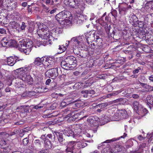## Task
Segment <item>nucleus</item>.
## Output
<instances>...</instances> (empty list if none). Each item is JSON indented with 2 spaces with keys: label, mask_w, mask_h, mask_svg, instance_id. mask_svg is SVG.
I'll use <instances>...</instances> for the list:
<instances>
[{
  "label": "nucleus",
  "mask_w": 153,
  "mask_h": 153,
  "mask_svg": "<svg viewBox=\"0 0 153 153\" xmlns=\"http://www.w3.org/2000/svg\"><path fill=\"white\" fill-rule=\"evenodd\" d=\"M33 41L30 39H23L19 42L18 48L21 52H23L26 54H28L33 46Z\"/></svg>",
  "instance_id": "obj_1"
},
{
  "label": "nucleus",
  "mask_w": 153,
  "mask_h": 153,
  "mask_svg": "<svg viewBox=\"0 0 153 153\" xmlns=\"http://www.w3.org/2000/svg\"><path fill=\"white\" fill-rule=\"evenodd\" d=\"M50 59H52L51 58H46L45 57L39 58L38 57L35 58L33 63L34 64L37 66H40L43 65L45 62H48V66L49 68L54 67V63L53 61H51Z\"/></svg>",
  "instance_id": "obj_2"
},
{
  "label": "nucleus",
  "mask_w": 153,
  "mask_h": 153,
  "mask_svg": "<svg viewBox=\"0 0 153 153\" xmlns=\"http://www.w3.org/2000/svg\"><path fill=\"white\" fill-rule=\"evenodd\" d=\"M127 135V134L125 133H124L123 135L122 136L119 137L117 138H114L111 140H107L105 141L103 143H102L101 144H100L98 146V149H100L101 147L102 146V148L103 149L102 150V152L106 153L108 152H110L111 151L110 146L108 144H107L104 147L103 146V144L104 143H108L111 142L115 141L120 140V139L121 138H124Z\"/></svg>",
  "instance_id": "obj_3"
},
{
  "label": "nucleus",
  "mask_w": 153,
  "mask_h": 153,
  "mask_svg": "<svg viewBox=\"0 0 153 153\" xmlns=\"http://www.w3.org/2000/svg\"><path fill=\"white\" fill-rule=\"evenodd\" d=\"M85 38L88 44L91 43V42L94 41L98 42L97 40H99L100 41L101 40V39L97 37V36H96V40H95V35L94 33L93 32L90 31L87 33H85Z\"/></svg>",
  "instance_id": "obj_4"
},
{
  "label": "nucleus",
  "mask_w": 153,
  "mask_h": 153,
  "mask_svg": "<svg viewBox=\"0 0 153 153\" xmlns=\"http://www.w3.org/2000/svg\"><path fill=\"white\" fill-rule=\"evenodd\" d=\"M57 33L58 34L59 32L58 31L55 32L54 30H53V32L51 33L49 31L48 29V32H45L44 33L40 34L39 33H38V35L42 39L46 40L48 39V40L49 41L50 40L49 39L51 37L52 38L55 37V35H56Z\"/></svg>",
  "instance_id": "obj_5"
},
{
  "label": "nucleus",
  "mask_w": 153,
  "mask_h": 153,
  "mask_svg": "<svg viewBox=\"0 0 153 153\" xmlns=\"http://www.w3.org/2000/svg\"><path fill=\"white\" fill-rule=\"evenodd\" d=\"M69 12L64 10L60 12L57 14L55 18L58 22L60 24H63V21L68 17V15H69Z\"/></svg>",
  "instance_id": "obj_6"
},
{
  "label": "nucleus",
  "mask_w": 153,
  "mask_h": 153,
  "mask_svg": "<svg viewBox=\"0 0 153 153\" xmlns=\"http://www.w3.org/2000/svg\"><path fill=\"white\" fill-rule=\"evenodd\" d=\"M45 75L46 77L49 78L51 77L52 79H55L58 75V68H51L45 72Z\"/></svg>",
  "instance_id": "obj_7"
},
{
  "label": "nucleus",
  "mask_w": 153,
  "mask_h": 153,
  "mask_svg": "<svg viewBox=\"0 0 153 153\" xmlns=\"http://www.w3.org/2000/svg\"><path fill=\"white\" fill-rule=\"evenodd\" d=\"M37 24V23H35L33 22H30L29 24V27L28 29L30 33H34L36 34L39 33V30L38 29L39 24Z\"/></svg>",
  "instance_id": "obj_8"
},
{
  "label": "nucleus",
  "mask_w": 153,
  "mask_h": 153,
  "mask_svg": "<svg viewBox=\"0 0 153 153\" xmlns=\"http://www.w3.org/2000/svg\"><path fill=\"white\" fill-rule=\"evenodd\" d=\"M66 5L70 7L75 9L79 7L80 4L78 1L76 0H65Z\"/></svg>",
  "instance_id": "obj_9"
},
{
  "label": "nucleus",
  "mask_w": 153,
  "mask_h": 153,
  "mask_svg": "<svg viewBox=\"0 0 153 153\" xmlns=\"http://www.w3.org/2000/svg\"><path fill=\"white\" fill-rule=\"evenodd\" d=\"M83 113V111H82L78 112L76 111H74L71 116L68 118V122L74 121L76 119L79 117V116Z\"/></svg>",
  "instance_id": "obj_10"
},
{
  "label": "nucleus",
  "mask_w": 153,
  "mask_h": 153,
  "mask_svg": "<svg viewBox=\"0 0 153 153\" xmlns=\"http://www.w3.org/2000/svg\"><path fill=\"white\" fill-rule=\"evenodd\" d=\"M22 60V59H19V57L17 56H10L7 58V62L8 65L12 66L17 62Z\"/></svg>",
  "instance_id": "obj_11"
},
{
  "label": "nucleus",
  "mask_w": 153,
  "mask_h": 153,
  "mask_svg": "<svg viewBox=\"0 0 153 153\" xmlns=\"http://www.w3.org/2000/svg\"><path fill=\"white\" fill-rule=\"evenodd\" d=\"M61 65L63 69L67 70H72L74 68L75 66L71 65L70 63L68 62L65 59L61 63Z\"/></svg>",
  "instance_id": "obj_12"
},
{
  "label": "nucleus",
  "mask_w": 153,
  "mask_h": 153,
  "mask_svg": "<svg viewBox=\"0 0 153 153\" xmlns=\"http://www.w3.org/2000/svg\"><path fill=\"white\" fill-rule=\"evenodd\" d=\"M28 72H27L25 73L23 75H22V80L25 82H27L29 84L31 85L33 83V78L30 75H28L27 74Z\"/></svg>",
  "instance_id": "obj_13"
},
{
  "label": "nucleus",
  "mask_w": 153,
  "mask_h": 153,
  "mask_svg": "<svg viewBox=\"0 0 153 153\" xmlns=\"http://www.w3.org/2000/svg\"><path fill=\"white\" fill-rule=\"evenodd\" d=\"M63 134L65 135L68 136H72L73 137H75L78 134V133H75L73 132L72 129L69 128H66L63 131Z\"/></svg>",
  "instance_id": "obj_14"
},
{
  "label": "nucleus",
  "mask_w": 153,
  "mask_h": 153,
  "mask_svg": "<svg viewBox=\"0 0 153 153\" xmlns=\"http://www.w3.org/2000/svg\"><path fill=\"white\" fill-rule=\"evenodd\" d=\"M46 134L42 135L40 137L41 139L44 140V139L48 140L52 142H53L55 140V136L53 133L49 134L45 136Z\"/></svg>",
  "instance_id": "obj_15"
},
{
  "label": "nucleus",
  "mask_w": 153,
  "mask_h": 153,
  "mask_svg": "<svg viewBox=\"0 0 153 153\" xmlns=\"http://www.w3.org/2000/svg\"><path fill=\"white\" fill-rule=\"evenodd\" d=\"M65 59L72 66H75L77 62L76 58L72 56H68Z\"/></svg>",
  "instance_id": "obj_16"
},
{
  "label": "nucleus",
  "mask_w": 153,
  "mask_h": 153,
  "mask_svg": "<svg viewBox=\"0 0 153 153\" xmlns=\"http://www.w3.org/2000/svg\"><path fill=\"white\" fill-rule=\"evenodd\" d=\"M99 119L97 116H91L87 119V121L91 124L95 125L99 121Z\"/></svg>",
  "instance_id": "obj_17"
},
{
  "label": "nucleus",
  "mask_w": 153,
  "mask_h": 153,
  "mask_svg": "<svg viewBox=\"0 0 153 153\" xmlns=\"http://www.w3.org/2000/svg\"><path fill=\"white\" fill-rule=\"evenodd\" d=\"M42 143L41 141L39 139L36 140L34 141V146L33 150L36 152L39 151L42 146Z\"/></svg>",
  "instance_id": "obj_18"
},
{
  "label": "nucleus",
  "mask_w": 153,
  "mask_h": 153,
  "mask_svg": "<svg viewBox=\"0 0 153 153\" xmlns=\"http://www.w3.org/2000/svg\"><path fill=\"white\" fill-rule=\"evenodd\" d=\"M70 143L72 144L71 145H70L68 146H67V148L65 149V152H71V153H75L76 151H74L75 148L74 147L75 142L71 141Z\"/></svg>",
  "instance_id": "obj_19"
},
{
  "label": "nucleus",
  "mask_w": 153,
  "mask_h": 153,
  "mask_svg": "<svg viewBox=\"0 0 153 153\" xmlns=\"http://www.w3.org/2000/svg\"><path fill=\"white\" fill-rule=\"evenodd\" d=\"M75 19L77 24H80L85 20V17L82 14H77L75 16Z\"/></svg>",
  "instance_id": "obj_20"
},
{
  "label": "nucleus",
  "mask_w": 153,
  "mask_h": 153,
  "mask_svg": "<svg viewBox=\"0 0 153 153\" xmlns=\"http://www.w3.org/2000/svg\"><path fill=\"white\" fill-rule=\"evenodd\" d=\"M74 111L71 108H67L63 110V114L65 116V118L68 117L69 118L71 117Z\"/></svg>",
  "instance_id": "obj_21"
},
{
  "label": "nucleus",
  "mask_w": 153,
  "mask_h": 153,
  "mask_svg": "<svg viewBox=\"0 0 153 153\" xmlns=\"http://www.w3.org/2000/svg\"><path fill=\"white\" fill-rule=\"evenodd\" d=\"M129 22L132 25H136L137 22L138 18L133 13L130 14L129 16Z\"/></svg>",
  "instance_id": "obj_22"
},
{
  "label": "nucleus",
  "mask_w": 153,
  "mask_h": 153,
  "mask_svg": "<svg viewBox=\"0 0 153 153\" xmlns=\"http://www.w3.org/2000/svg\"><path fill=\"white\" fill-rule=\"evenodd\" d=\"M118 111L121 119L127 118L128 117V115L127 112L125 109L119 110Z\"/></svg>",
  "instance_id": "obj_23"
},
{
  "label": "nucleus",
  "mask_w": 153,
  "mask_h": 153,
  "mask_svg": "<svg viewBox=\"0 0 153 153\" xmlns=\"http://www.w3.org/2000/svg\"><path fill=\"white\" fill-rule=\"evenodd\" d=\"M27 72V67L21 68L15 70V72L17 73L19 75H20L22 77V75L25 73Z\"/></svg>",
  "instance_id": "obj_24"
},
{
  "label": "nucleus",
  "mask_w": 153,
  "mask_h": 153,
  "mask_svg": "<svg viewBox=\"0 0 153 153\" xmlns=\"http://www.w3.org/2000/svg\"><path fill=\"white\" fill-rule=\"evenodd\" d=\"M38 29L39 30L40 32V30L41 32L42 33H44L45 32H48V28L47 27L44 25L43 24H41L40 23H38Z\"/></svg>",
  "instance_id": "obj_25"
},
{
  "label": "nucleus",
  "mask_w": 153,
  "mask_h": 153,
  "mask_svg": "<svg viewBox=\"0 0 153 153\" xmlns=\"http://www.w3.org/2000/svg\"><path fill=\"white\" fill-rule=\"evenodd\" d=\"M148 111L145 108H144L143 107L141 106V107L139 108L138 111L137 113L139 114L142 116H143L145 115L146 114L148 113Z\"/></svg>",
  "instance_id": "obj_26"
},
{
  "label": "nucleus",
  "mask_w": 153,
  "mask_h": 153,
  "mask_svg": "<svg viewBox=\"0 0 153 153\" xmlns=\"http://www.w3.org/2000/svg\"><path fill=\"white\" fill-rule=\"evenodd\" d=\"M44 142V147L45 149H50L52 147V141L47 140L44 139L43 140Z\"/></svg>",
  "instance_id": "obj_27"
},
{
  "label": "nucleus",
  "mask_w": 153,
  "mask_h": 153,
  "mask_svg": "<svg viewBox=\"0 0 153 153\" xmlns=\"http://www.w3.org/2000/svg\"><path fill=\"white\" fill-rule=\"evenodd\" d=\"M9 26L13 29H19V24L15 21L10 22L9 24Z\"/></svg>",
  "instance_id": "obj_28"
},
{
  "label": "nucleus",
  "mask_w": 153,
  "mask_h": 153,
  "mask_svg": "<svg viewBox=\"0 0 153 153\" xmlns=\"http://www.w3.org/2000/svg\"><path fill=\"white\" fill-rule=\"evenodd\" d=\"M128 7H124L120 6L119 7V13L122 15L126 14L127 11L128 10Z\"/></svg>",
  "instance_id": "obj_29"
},
{
  "label": "nucleus",
  "mask_w": 153,
  "mask_h": 153,
  "mask_svg": "<svg viewBox=\"0 0 153 153\" xmlns=\"http://www.w3.org/2000/svg\"><path fill=\"white\" fill-rule=\"evenodd\" d=\"M21 112L24 113L26 115L27 113L29 112V110L30 108V107L27 105H25L21 107Z\"/></svg>",
  "instance_id": "obj_30"
},
{
  "label": "nucleus",
  "mask_w": 153,
  "mask_h": 153,
  "mask_svg": "<svg viewBox=\"0 0 153 153\" xmlns=\"http://www.w3.org/2000/svg\"><path fill=\"white\" fill-rule=\"evenodd\" d=\"M9 0H0V8H2L5 7H9L8 4Z\"/></svg>",
  "instance_id": "obj_31"
},
{
  "label": "nucleus",
  "mask_w": 153,
  "mask_h": 153,
  "mask_svg": "<svg viewBox=\"0 0 153 153\" xmlns=\"http://www.w3.org/2000/svg\"><path fill=\"white\" fill-rule=\"evenodd\" d=\"M79 37H75L71 39V41L72 42H73L76 46H78L80 43V42L79 40Z\"/></svg>",
  "instance_id": "obj_32"
},
{
  "label": "nucleus",
  "mask_w": 153,
  "mask_h": 153,
  "mask_svg": "<svg viewBox=\"0 0 153 153\" xmlns=\"http://www.w3.org/2000/svg\"><path fill=\"white\" fill-rule=\"evenodd\" d=\"M111 36L114 39L116 40H118L120 39V35L114 31H113L112 33H111Z\"/></svg>",
  "instance_id": "obj_33"
},
{
  "label": "nucleus",
  "mask_w": 153,
  "mask_h": 153,
  "mask_svg": "<svg viewBox=\"0 0 153 153\" xmlns=\"http://www.w3.org/2000/svg\"><path fill=\"white\" fill-rule=\"evenodd\" d=\"M6 79L7 81V84L8 85H10L12 84V82L14 79L13 77L11 75L6 76Z\"/></svg>",
  "instance_id": "obj_34"
},
{
  "label": "nucleus",
  "mask_w": 153,
  "mask_h": 153,
  "mask_svg": "<svg viewBox=\"0 0 153 153\" xmlns=\"http://www.w3.org/2000/svg\"><path fill=\"white\" fill-rule=\"evenodd\" d=\"M58 140L62 144L65 139L64 138L63 134L61 133H58L56 134Z\"/></svg>",
  "instance_id": "obj_35"
},
{
  "label": "nucleus",
  "mask_w": 153,
  "mask_h": 153,
  "mask_svg": "<svg viewBox=\"0 0 153 153\" xmlns=\"http://www.w3.org/2000/svg\"><path fill=\"white\" fill-rule=\"evenodd\" d=\"M133 105L134 110L136 111V112L138 111L139 108H140L142 106L139 104L138 102L136 101H134L133 102Z\"/></svg>",
  "instance_id": "obj_36"
},
{
  "label": "nucleus",
  "mask_w": 153,
  "mask_h": 153,
  "mask_svg": "<svg viewBox=\"0 0 153 153\" xmlns=\"http://www.w3.org/2000/svg\"><path fill=\"white\" fill-rule=\"evenodd\" d=\"M9 40L7 39L6 38H4L2 40L1 42V45L2 46L4 47H9Z\"/></svg>",
  "instance_id": "obj_37"
},
{
  "label": "nucleus",
  "mask_w": 153,
  "mask_h": 153,
  "mask_svg": "<svg viewBox=\"0 0 153 153\" xmlns=\"http://www.w3.org/2000/svg\"><path fill=\"white\" fill-rule=\"evenodd\" d=\"M146 99L148 104H149L153 107V95H148L146 98Z\"/></svg>",
  "instance_id": "obj_38"
},
{
  "label": "nucleus",
  "mask_w": 153,
  "mask_h": 153,
  "mask_svg": "<svg viewBox=\"0 0 153 153\" xmlns=\"http://www.w3.org/2000/svg\"><path fill=\"white\" fill-rule=\"evenodd\" d=\"M119 113V112L118 111L117 112L115 113L112 116V119L114 121H117L121 119H120V115Z\"/></svg>",
  "instance_id": "obj_39"
},
{
  "label": "nucleus",
  "mask_w": 153,
  "mask_h": 153,
  "mask_svg": "<svg viewBox=\"0 0 153 153\" xmlns=\"http://www.w3.org/2000/svg\"><path fill=\"white\" fill-rule=\"evenodd\" d=\"M74 101H72V99L67 98L64 100V101L62 102L61 104L62 105L63 103H65V105H68L70 104L72 105V103Z\"/></svg>",
  "instance_id": "obj_40"
},
{
  "label": "nucleus",
  "mask_w": 153,
  "mask_h": 153,
  "mask_svg": "<svg viewBox=\"0 0 153 153\" xmlns=\"http://www.w3.org/2000/svg\"><path fill=\"white\" fill-rule=\"evenodd\" d=\"M9 47H16L17 46V44L16 42L12 39L9 40Z\"/></svg>",
  "instance_id": "obj_41"
},
{
  "label": "nucleus",
  "mask_w": 153,
  "mask_h": 153,
  "mask_svg": "<svg viewBox=\"0 0 153 153\" xmlns=\"http://www.w3.org/2000/svg\"><path fill=\"white\" fill-rule=\"evenodd\" d=\"M7 19L6 16H5L1 13H0V23L1 24H5V21Z\"/></svg>",
  "instance_id": "obj_42"
},
{
  "label": "nucleus",
  "mask_w": 153,
  "mask_h": 153,
  "mask_svg": "<svg viewBox=\"0 0 153 153\" xmlns=\"http://www.w3.org/2000/svg\"><path fill=\"white\" fill-rule=\"evenodd\" d=\"M101 119L102 121H103L104 124L107 123L110 120V118L106 115H102Z\"/></svg>",
  "instance_id": "obj_43"
},
{
  "label": "nucleus",
  "mask_w": 153,
  "mask_h": 153,
  "mask_svg": "<svg viewBox=\"0 0 153 153\" xmlns=\"http://www.w3.org/2000/svg\"><path fill=\"white\" fill-rule=\"evenodd\" d=\"M146 42L149 45H153V36H150L149 37L146 38Z\"/></svg>",
  "instance_id": "obj_44"
},
{
  "label": "nucleus",
  "mask_w": 153,
  "mask_h": 153,
  "mask_svg": "<svg viewBox=\"0 0 153 153\" xmlns=\"http://www.w3.org/2000/svg\"><path fill=\"white\" fill-rule=\"evenodd\" d=\"M76 145L77 149H80L85 147L86 145V143L81 142H78Z\"/></svg>",
  "instance_id": "obj_45"
},
{
  "label": "nucleus",
  "mask_w": 153,
  "mask_h": 153,
  "mask_svg": "<svg viewBox=\"0 0 153 153\" xmlns=\"http://www.w3.org/2000/svg\"><path fill=\"white\" fill-rule=\"evenodd\" d=\"M143 152V147L141 145H140L139 146L137 149L134 151H132L131 152V153H139L142 152Z\"/></svg>",
  "instance_id": "obj_46"
},
{
  "label": "nucleus",
  "mask_w": 153,
  "mask_h": 153,
  "mask_svg": "<svg viewBox=\"0 0 153 153\" xmlns=\"http://www.w3.org/2000/svg\"><path fill=\"white\" fill-rule=\"evenodd\" d=\"M35 82H36V84H39V81L40 80V78L38 74L37 73L36 74H33Z\"/></svg>",
  "instance_id": "obj_47"
},
{
  "label": "nucleus",
  "mask_w": 153,
  "mask_h": 153,
  "mask_svg": "<svg viewBox=\"0 0 153 153\" xmlns=\"http://www.w3.org/2000/svg\"><path fill=\"white\" fill-rule=\"evenodd\" d=\"M85 51H83V52H79L77 54V55H79L78 56L79 57H81L82 58H85L86 57L87 54V53H85Z\"/></svg>",
  "instance_id": "obj_48"
},
{
  "label": "nucleus",
  "mask_w": 153,
  "mask_h": 153,
  "mask_svg": "<svg viewBox=\"0 0 153 153\" xmlns=\"http://www.w3.org/2000/svg\"><path fill=\"white\" fill-rule=\"evenodd\" d=\"M138 25V26L140 28H142L144 25V22L143 21H140L138 20L136 22V25Z\"/></svg>",
  "instance_id": "obj_49"
},
{
  "label": "nucleus",
  "mask_w": 153,
  "mask_h": 153,
  "mask_svg": "<svg viewBox=\"0 0 153 153\" xmlns=\"http://www.w3.org/2000/svg\"><path fill=\"white\" fill-rule=\"evenodd\" d=\"M87 91V98H89L90 97L92 96V94H94L95 93V91L93 90H90Z\"/></svg>",
  "instance_id": "obj_50"
},
{
  "label": "nucleus",
  "mask_w": 153,
  "mask_h": 153,
  "mask_svg": "<svg viewBox=\"0 0 153 153\" xmlns=\"http://www.w3.org/2000/svg\"><path fill=\"white\" fill-rule=\"evenodd\" d=\"M147 136L149 138L148 143H150L153 139V132L150 134H148Z\"/></svg>",
  "instance_id": "obj_51"
},
{
  "label": "nucleus",
  "mask_w": 153,
  "mask_h": 153,
  "mask_svg": "<svg viewBox=\"0 0 153 153\" xmlns=\"http://www.w3.org/2000/svg\"><path fill=\"white\" fill-rule=\"evenodd\" d=\"M68 17H68L66 19H65L63 21V22H63V24H60L65 26V25L66 26V25H68L69 24H70L71 23V22L69 19H68Z\"/></svg>",
  "instance_id": "obj_52"
},
{
  "label": "nucleus",
  "mask_w": 153,
  "mask_h": 153,
  "mask_svg": "<svg viewBox=\"0 0 153 153\" xmlns=\"http://www.w3.org/2000/svg\"><path fill=\"white\" fill-rule=\"evenodd\" d=\"M146 5L153 10V0L148 2L146 4Z\"/></svg>",
  "instance_id": "obj_53"
},
{
  "label": "nucleus",
  "mask_w": 153,
  "mask_h": 153,
  "mask_svg": "<svg viewBox=\"0 0 153 153\" xmlns=\"http://www.w3.org/2000/svg\"><path fill=\"white\" fill-rule=\"evenodd\" d=\"M26 27L27 25L24 22H22L20 27V29L21 30H25Z\"/></svg>",
  "instance_id": "obj_54"
},
{
  "label": "nucleus",
  "mask_w": 153,
  "mask_h": 153,
  "mask_svg": "<svg viewBox=\"0 0 153 153\" xmlns=\"http://www.w3.org/2000/svg\"><path fill=\"white\" fill-rule=\"evenodd\" d=\"M108 106V104L106 102H105L101 104H98L97 105V107L103 108Z\"/></svg>",
  "instance_id": "obj_55"
},
{
  "label": "nucleus",
  "mask_w": 153,
  "mask_h": 153,
  "mask_svg": "<svg viewBox=\"0 0 153 153\" xmlns=\"http://www.w3.org/2000/svg\"><path fill=\"white\" fill-rule=\"evenodd\" d=\"M6 27H0V33L1 34H5L6 33V30L7 29Z\"/></svg>",
  "instance_id": "obj_56"
},
{
  "label": "nucleus",
  "mask_w": 153,
  "mask_h": 153,
  "mask_svg": "<svg viewBox=\"0 0 153 153\" xmlns=\"http://www.w3.org/2000/svg\"><path fill=\"white\" fill-rule=\"evenodd\" d=\"M115 152H119L122 151L121 147L119 145H117L115 147Z\"/></svg>",
  "instance_id": "obj_57"
},
{
  "label": "nucleus",
  "mask_w": 153,
  "mask_h": 153,
  "mask_svg": "<svg viewBox=\"0 0 153 153\" xmlns=\"http://www.w3.org/2000/svg\"><path fill=\"white\" fill-rule=\"evenodd\" d=\"M27 95L28 96L30 97H32L36 95V93L34 91H28Z\"/></svg>",
  "instance_id": "obj_58"
},
{
  "label": "nucleus",
  "mask_w": 153,
  "mask_h": 153,
  "mask_svg": "<svg viewBox=\"0 0 153 153\" xmlns=\"http://www.w3.org/2000/svg\"><path fill=\"white\" fill-rule=\"evenodd\" d=\"M72 105L74 108H76V107L79 108L81 106V104L80 103L78 102L76 103L74 101L72 103Z\"/></svg>",
  "instance_id": "obj_59"
},
{
  "label": "nucleus",
  "mask_w": 153,
  "mask_h": 153,
  "mask_svg": "<svg viewBox=\"0 0 153 153\" xmlns=\"http://www.w3.org/2000/svg\"><path fill=\"white\" fill-rule=\"evenodd\" d=\"M88 44L89 45L88 47V49H94L95 48V45L94 43H92V42L91 43H90Z\"/></svg>",
  "instance_id": "obj_60"
},
{
  "label": "nucleus",
  "mask_w": 153,
  "mask_h": 153,
  "mask_svg": "<svg viewBox=\"0 0 153 153\" xmlns=\"http://www.w3.org/2000/svg\"><path fill=\"white\" fill-rule=\"evenodd\" d=\"M59 49L62 50V52L60 53L64 52L66 50V48L64 46V45H59Z\"/></svg>",
  "instance_id": "obj_61"
},
{
  "label": "nucleus",
  "mask_w": 153,
  "mask_h": 153,
  "mask_svg": "<svg viewBox=\"0 0 153 153\" xmlns=\"http://www.w3.org/2000/svg\"><path fill=\"white\" fill-rule=\"evenodd\" d=\"M140 84L143 87L146 89H149V88L150 87V86L147 85L146 84L140 82Z\"/></svg>",
  "instance_id": "obj_62"
},
{
  "label": "nucleus",
  "mask_w": 153,
  "mask_h": 153,
  "mask_svg": "<svg viewBox=\"0 0 153 153\" xmlns=\"http://www.w3.org/2000/svg\"><path fill=\"white\" fill-rule=\"evenodd\" d=\"M28 142H29L28 139L27 137L24 139L23 140H22L23 143V144L25 146L27 145V143H28Z\"/></svg>",
  "instance_id": "obj_63"
},
{
  "label": "nucleus",
  "mask_w": 153,
  "mask_h": 153,
  "mask_svg": "<svg viewBox=\"0 0 153 153\" xmlns=\"http://www.w3.org/2000/svg\"><path fill=\"white\" fill-rule=\"evenodd\" d=\"M49 149H46L40 151L38 153H49Z\"/></svg>",
  "instance_id": "obj_64"
}]
</instances>
